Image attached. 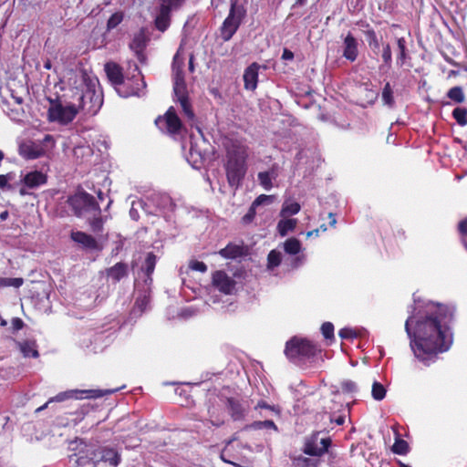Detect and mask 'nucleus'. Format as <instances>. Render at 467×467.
<instances>
[{
  "label": "nucleus",
  "mask_w": 467,
  "mask_h": 467,
  "mask_svg": "<svg viewBox=\"0 0 467 467\" xmlns=\"http://www.w3.org/2000/svg\"><path fill=\"white\" fill-rule=\"evenodd\" d=\"M397 55H396V63L397 66L402 67L408 60L410 59V51L407 47V40L405 37H397Z\"/></svg>",
  "instance_id": "nucleus-22"
},
{
  "label": "nucleus",
  "mask_w": 467,
  "mask_h": 467,
  "mask_svg": "<svg viewBox=\"0 0 467 467\" xmlns=\"http://www.w3.org/2000/svg\"><path fill=\"white\" fill-rule=\"evenodd\" d=\"M104 69L109 81L121 97L139 96L140 88L139 87L128 88V83L125 82L124 78L123 68L118 63L107 62Z\"/></svg>",
  "instance_id": "nucleus-6"
},
{
  "label": "nucleus",
  "mask_w": 467,
  "mask_h": 467,
  "mask_svg": "<svg viewBox=\"0 0 467 467\" xmlns=\"http://www.w3.org/2000/svg\"><path fill=\"white\" fill-rule=\"evenodd\" d=\"M148 303H149L148 297L143 296L142 298H138L136 300L135 304H136V306H138L140 308L141 311H143L146 308Z\"/></svg>",
  "instance_id": "nucleus-61"
},
{
  "label": "nucleus",
  "mask_w": 467,
  "mask_h": 467,
  "mask_svg": "<svg viewBox=\"0 0 467 467\" xmlns=\"http://www.w3.org/2000/svg\"><path fill=\"white\" fill-rule=\"evenodd\" d=\"M321 332L326 339H334V325L331 322L323 323Z\"/></svg>",
  "instance_id": "nucleus-49"
},
{
  "label": "nucleus",
  "mask_w": 467,
  "mask_h": 467,
  "mask_svg": "<svg viewBox=\"0 0 467 467\" xmlns=\"http://www.w3.org/2000/svg\"><path fill=\"white\" fill-rule=\"evenodd\" d=\"M321 431H314L305 441L303 452L309 456L321 457L328 451L332 444L330 438L321 439V447L317 446L318 436Z\"/></svg>",
  "instance_id": "nucleus-11"
},
{
  "label": "nucleus",
  "mask_w": 467,
  "mask_h": 467,
  "mask_svg": "<svg viewBox=\"0 0 467 467\" xmlns=\"http://www.w3.org/2000/svg\"><path fill=\"white\" fill-rule=\"evenodd\" d=\"M14 178V175L10 172L7 174H1L0 175V189H11V186L8 184V181L12 180Z\"/></svg>",
  "instance_id": "nucleus-58"
},
{
  "label": "nucleus",
  "mask_w": 467,
  "mask_h": 467,
  "mask_svg": "<svg viewBox=\"0 0 467 467\" xmlns=\"http://www.w3.org/2000/svg\"><path fill=\"white\" fill-rule=\"evenodd\" d=\"M223 401L225 408L234 421L244 420L246 416V409L244 408L243 401L236 397H226Z\"/></svg>",
  "instance_id": "nucleus-14"
},
{
  "label": "nucleus",
  "mask_w": 467,
  "mask_h": 467,
  "mask_svg": "<svg viewBox=\"0 0 467 467\" xmlns=\"http://www.w3.org/2000/svg\"><path fill=\"white\" fill-rule=\"evenodd\" d=\"M266 69V66H262L257 62H253L244 72V87L246 90L254 91L257 88L259 69Z\"/></svg>",
  "instance_id": "nucleus-15"
},
{
  "label": "nucleus",
  "mask_w": 467,
  "mask_h": 467,
  "mask_svg": "<svg viewBox=\"0 0 467 467\" xmlns=\"http://www.w3.org/2000/svg\"><path fill=\"white\" fill-rule=\"evenodd\" d=\"M297 224V220L294 218L281 219L277 223V232L281 236H285L289 232L295 230Z\"/></svg>",
  "instance_id": "nucleus-29"
},
{
  "label": "nucleus",
  "mask_w": 467,
  "mask_h": 467,
  "mask_svg": "<svg viewBox=\"0 0 467 467\" xmlns=\"http://www.w3.org/2000/svg\"><path fill=\"white\" fill-rule=\"evenodd\" d=\"M91 410H93V406L90 403L83 404L74 414L82 420Z\"/></svg>",
  "instance_id": "nucleus-57"
},
{
  "label": "nucleus",
  "mask_w": 467,
  "mask_h": 467,
  "mask_svg": "<svg viewBox=\"0 0 467 467\" xmlns=\"http://www.w3.org/2000/svg\"><path fill=\"white\" fill-rule=\"evenodd\" d=\"M294 58V53L288 48H284L282 54L283 60H292Z\"/></svg>",
  "instance_id": "nucleus-63"
},
{
  "label": "nucleus",
  "mask_w": 467,
  "mask_h": 467,
  "mask_svg": "<svg viewBox=\"0 0 467 467\" xmlns=\"http://www.w3.org/2000/svg\"><path fill=\"white\" fill-rule=\"evenodd\" d=\"M147 37L143 30L136 34L130 44V47L137 52L142 51L146 47Z\"/></svg>",
  "instance_id": "nucleus-33"
},
{
  "label": "nucleus",
  "mask_w": 467,
  "mask_h": 467,
  "mask_svg": "<svg viewBox=\"0 0 467 467\" xmlns=\"http://www.w3.org/2000/svg\"><path fill=\"white\" fill-rule=\"evenodd\" d=\"M362 26L366 28V30L364 31V35L366 36V40L368 44V47L375 54H379L380 45L376 31L372 27H370L368 23L365 22L362 25Z\"/></svg>",
  "instance_id": "nucleus-27"
},
{
  "label": "nucleus",
  "mask_w": 467,
  "mask_h": 467,
  "mask_svg": "<svg viewBox=\"0 0 467 467\" xmlns=\"http://www.w3.org/2000/svg\"><path fill=\"white\" fill-rule=\"evenodd\" d=\"M156 263H157L156 255L152 252L148 253L147 255H146L144 264L142 265V268H141L142 271L145 273V275L147 276L146 282L148 280L150 282L152 281L151 275H152V274L154 272V269H155V266H156Z\"/></svg>",
  "instance_id": "nucleus-30"
},
{
  "label": "nucleus",
  "mask_w": 467,
  "mask_h": 467,
  "mask_svg": "<svg viewBox=\"0 0 467 467\" xmlns=\"http://www.w3.org/2000/svg\"><path fill=\"white\" fill-rule=\"evenodd\" d=\"M246 161L226 160L225 171L231 187L238 188L246 173Z\"/></svg>",
  "instance_id": "nucleus-10"
},
{
  "label": "nucleus",
  "mask_w": 467,
  "mask_h": 467,
  "mask_svg": "<svg viewBox=\"0 0 467 467\" xmlns=\"http://www.w3.org/2000/svg\"><path fill=\"white\" fill-rule=\"evenodd\" d=\"M67 203L73 214L77 217H84L93 212H99V204L90 193L81 191L67 197Z\"/></svg>",
  "instance_id": "nucleus-5"
},
{
  "label": "nucleus",
  "mask_w": 467,
  "mask_h": 467,
  "mask_svg": "<svg viewBox=\"0 0 467 467\" xmlns=\"http://www.w3.org/2000/svg\"><path fill=\"white\" fill-rule=\"evenodd\" d=\"M181 84V85H186L184 81V77L182 73L177 72L174 78V85Z\"/></svg>",
  "instance_id": "nucleus-64"
},
{
  "label": "nucleus",
  "mask_w": 467,
  "mask_h": 467,
  "mask_svg": "<svg viewBox=\"0 0 467 467\" xmlns=\"http://www.w3.org/2000/svg\"><path fill=\"white\" fill-rule=\"evenodd\" d=\"M179 102H180L182 109L184 115L187 117V119L190 120H193L195 114L192 108V104L190 102L189 98L181 99V100H179Z\"/></svg>",
  "instance_id": "nucleus-43"
},
{
  "label": "nucleus",
  "mask_w": 467,
  "mask_h": 467,
  "mask_svg": "<svg viewBox=\"0 0 467 467\" xmlns=\"http://www.w3.org/2000/svg\"><path fill=\"white\" fill-rule=\"evenodd\" d=\"M90 215L91 218L88 219V224L91 231L95 234H100L104 230V223L108 220V216L103 217L101 215V209L99 208V212H93Z\"/></svg>",
  "instance_id": "nucleus-28"
},
{
  "label": "nucleus",
  "mask_w": 467,
  "mask_h": 467,
  "mask_svg": "<svg viewBox=\"0 0 467 467\" xmlns=\"http://www.w3.org/2000/svg\"><path fill=\"white\" fill-rule=\"evenodd\" d=\"M447 97L455 103H462L465 100V95L462 87L455 86L449 89Z\"/></svg>",
  "instance_id": "nucleus-38"
},
{
  "label": "nucleus",
  "mask_w": 467,
  "mask_h": 467,
  "mask_svg": "<svg viewBox=\"0 0 467 467\" xmlns=\"http://www.w3.org/2000/svg\"><path fill=\"white\" fill-rule=\"evenodd\" d=\"M381 97H382L383 103L385 105L389 106V108H392L394 106L395 100H394V96H393V90H392V88H391L389 82H387L384 85Z\"/></svg>",
  "instance_id": "nucleus-37"
},
{
  "label": "nucleus",
  "mask_w": 467,
  "mask_h": 467,
  "mask_svg": "<svg viewBox=\"0 0 467 467\" xmlns=\"http://www.w3.org/2000/svg\"><path fill=\"white\" fill-rule=\"evenodd\" d=\"M258 180H259L261 185L265 190H269L272 188L273 184H272V180H271L269 172H267V171L259 172Z\"/></svg>",
  "instance_id": "nucleus-51"
},
{
  "label": "nucleus",
  "mask_w": 467,
  "mask_h": 467,
  "mask_svg": "<svg viewBox=\"0 0 467 467\" xmlns=\"http://www.w3.org/2000/svg\"><path fill=\"white\" fill-rule=\"evenodd\" d=\"M213 285L224 295H232L235 289L236 281L223 270H216L212 275Z\"/></svg>",
  "instance_id": "nucleus-12"
},
{
  "label": "nucleus",
  "mask_w": 467,
  "mask_h": 467,
  "mask_svg": "<svg viewBox=\"0 0 467 467\" xmlns=\"http://www.w3.org/2000/svg\"><path fill=\"white\" fill-rule=\"evenodd\" d=\"M454 317V308L446 305L428 306L425 317L417 319L410 317L405 322V331L414 357L425 366L435 362L440 353L446 352L453 337L449 325Z\"/></svg>",
  "instance_id": "nucleus-1"
},
{
  "label": "nucleus",
  "mask_w": 467,
  "mask_h": 467,
  "mask_svg": "<svg viewBox=\"0 0 467 467\" xmlns=\"http://www.w3.org/2000/svg\"><path fill=\"white\" fill-rule=\"evenodd\" d=\"M246 254L247 248L244 242L240 244L229 243L224 248L218 251V254L224 259H237L246 255Z\"/></svg>",
  "instance_id": "nucleus-18"
},
{
  "label": "nucleus",
  "mask_w": 467,
  "mask_h": 467,
  "mask_svg": "<svg viewBox=\"0 0 467 467\" xmlns=\"http://www.w3.org/2000/svg\"><path fill=\"white\" fill-rule=\"evenodd\" d=\"M189 266L193 271H198L201 273H205L207 271V265L202 261L192 260L190 262Z\"/></svg>",
  "instance_id": "nucleus-55"
},
{
  "label": "nucleus",
  "mask_w": 467,
  "mask_h": 467,
  "mask_svg": "<svg viewBox=\"0 0 467 467\" xmlns=\"http://www.w3.org/2000/svg\"><path fill=\"white\" fill-rule=\"evenodd\" d=\"M338 336L342 339H354V338H357L358 337V333L356 330L352 329V328L343 327V328H341L339 330Z\"/></svg>",
  "instance_id": "nucleus-52"
},
{
  "label": "nucleus",
  "mask_w": 467,
  "mask_h": 467,
  "mask_svg": "<svg viewBox=\"0 0 467 467\" xmlns=\"http://www.w3.org/2000/svg\"><path fill=\"white\" fill-rule=\"evenodd\" d=\"M47 182V174L39 171H34L26 173L23 178V183L29 189H34L46 184Z\"/></svg>",
  "instance_id": "nucleus-21"
},
{
  "label": "nucleus",
  "mask_w": 467,
  "mask_h": 467,
  "mask_svg": "<svg viewBox=\"0 0 467 467\" xmlns=\"http://www.w3.org/2000/svg\"><path fill=\"white\" fill-rule=\"evenodd\" d=\"M273 200H274L273 195L261 194L253 202V204L257 207V206L265 204V203L269 204L273 202Z\"/></svg>",
  "instance_id": "nucleus-56"
},
{
  "label": "nucleus",
  "mask_w": 467,
  "mask_h": 467,
  "mask_svg": "<svg viewBox=\"0 0 467 467\" xmlns=\"http://www.w3.org/2000/svg\"><path fill=\"white\" fill-rule=\"evenodd\" d=\"M255 209L256 206L252 203V205L248 209V212L242 217L243 223L248 224L254 221L256 214Z\"/></svg>",
  "instance_id": "nucleus-54"
},
{
  "label": "nucleus",
  "mask_w": 467,
  "mask_h": 467,
  "mask_svg": "<svg viewBox=\"0 0 467 467\" xmlns=\"http://www.w3.org/2000/svg\"><path fill=\"white\" fill-rule=\"evenodd\" d=\"M77 463L80 467H97L99 463L97 449L88 450L85 452H81L77 459Z\"/></svg>",
  "instance_id": "nucleus-25"
},
{
  "label": "nucleus",
  "mask_w": 467,
  "mask_h": 467,
  "mask_svg": "<svg viewBox=\"0 0 467 467\" xmlns=\"http://www.w3.org/2000/svg\"><path fill=\"white\" fill-rule=\"evenodd\" d=\"M320 460L311 459L304 456H298L294 459L293 465L295 467H318Z\"/></svg>",
  "instance_id": "nucleus-35"
},
{
  "label": "nucleus",
  "mask_w": 467,
  "mask_h": 467,
  "mask_svg": "<svg viewBox=\"0 0 467 467\" xmlns=\"http://www.w3.org/2000/svg\"><path fill=\"white\" fill-rule=\"evenodd\" d=\"M171 11L167 7H160L159 14L157 15L154 25L155 27L161 31L165 32L171 25Z\"/></svg>",
  "instance_id": "nucleus-26"
},
{
  "label": "nucleus",
  "mask_w": 467,
  "mask_h": 467,
  "mask_svg": "<svg viewBox=\"0 0 467 467\" xmlns=\"http://www.w3.org/2000/svg\"><path fill=\"white\" fill-rule=\"evenodd\" d=\"M341 389L344 393L352 394L358 391V386L354 381L348 379L341 382Z\"/></svg>",
  "instance_id": "nucleus-53"
},
{
  "label": "nucleus",
  "mask_w": 467,
  "mask_h": 467,
  "mask_svg": "<svg viewBox=\"0 0 467 467\" xmlns=\"http://www.w3.org/2000/svg\"><path fill=\"white\" fill-rule=\"evenodd\" d=\"M282 261L281 253L276 250H272L267 255V267L273 269L277 267Z\"/></svg>",
  "instance_id": "nucleus-41"
},
{
  "label": "nucleus",
  "mask_w": 467,
  "mask_h": 467,
  "mask_svg": "<svg viewBox=\"0 0 467 467\" xmlns=\"http://www.w3.org/2000/svg\"><path fill=\"white\" fill-rule=\"evenodd\" d=\"M457 230L461 236L462 243L467 250V217L459 222Z\"/></svg>",
  "instance_id": "nucleus-44"
},
{
  "label": "nucleus",
  "mask_w": 467,
  "mask_h": 467,
  "mask_svg": "<svg viewBox=\"0 0 467 467\" xmlns=\"http://www.w3.org/2000/svg\"><path fill=\"white\" fill-rule=\"evenodd\" d=\"M452 117L460 126L467 125V109L455 108L452 111Z\"/></svg>",
  "instance_id": "nucleus-40"
},
{
  "label": "nucleus",
  "mask_w": 467,
  "mask_h": 467,
  "mask_svg": "<svg viewBox=\"0 0 467 467\" xmlns=\"http://www.w3.org/2000/svg\"><path fill=\"white\" fill-rule=\"evenodd\" d=\"M48 100L50 106L47 110V119L51 122L66 125L70 123L78 113L79 109L74 99L65 106L58 99Z\"/></svg>",
  "instance_id": "nucleus-7"
},
{
  "label": "nucleus",
  "mask_w": 467,
  "mask_h": 467,
  "mask_svg": "<svg viewBox=\"0 0 467 467\" xmlns=\"http://www.w3.org/2000/svg\"><path fill=\"white\" fill-rule=\"evenodd\" d=\"M371 395L374 400H382L386 396V389L381 383L375 381L372 385Z\"/></svg>",
  "instance_id": "nucleus-42"
},
{
  "label": "nucleus",
  "mask_w": 467,
  "mask_h": 467,
  "mask_svg": "<svg viewBox=\"0 0 467 467\" xmlns=\"http://www.w3.org/2000/svg\"><path fill=\"white\" fill-rule=\"evenodd\" d=\"M358 103L362 107H366L367 105H371L375 102L378 98V93L368 84L361 85L358 88Z\"/></svg>",
  "instance_id": "nucleus-24"
},
{
  "label": "nucleus",
  "mask_w": 467,
  "mask_h": 467,
  "mask_svg": "<svg viewBox=\"0 0 467 467\" xmlns=\"http://www.w3.org/2000/svg\"><path fill=\"white\" fill-rule=\"evenodd\" d=\"M173 92L178 101L189 98L186 85H173Z\"/></svg>",
  "instance_id": "nucleus-48"
},
{
  "label": "nucleus",
  "mask_w": 467,
  "mask_h": 467,
  "mask_svg": "<svg viewBox=\"0 0 467 467\" xmlns=\"http://www.w3.org/2000/svg\"><path fill=\"white\" fill-rule=\"evenodd\" d=\"M391 451L395 454L406 455L410 451V446L405 440L398 436L391 447Z\"/></svg>",
  "instance_id": "nucleus-34"
},
{
  "label": "nucleus",
  "mask_w": 467,
  "mask_h": 467,
  "mask_svg": "<svg viewBox=\"0 0 467 467\" xmlns=\"http://www.w3.org/2000/svg\"><path fill=\"white\" fill-rule=\"evenodd\" d=\"M99 462L109 463L112 467H117L120 461L121 456L118 451L112 447L102 446L97 449Z\"/></svg>",
  "instance_id": "nucleus-17"
},
{
  "label": "nucleus",
  "mask_w": 467,
  "mask_h": 467,
  "mask_svg": "<svg viewBox=\"0 0 467 467\" xmlns=\"http://www.w3.org/2000/svg\"><path fill=\"white\" fill-rule=\"evenodd\" d=\"M321 352L319 346L306 338L293 337L285 343L284 353L294 364L312 361Z\"/></svg>",
  "instance_id": "nucleus-2"
},
{
  "label": "nucleus",
  "mask_w": 467,
  "mask_h": 467,
  "mask_svg": "<svg viewBox=\"0 0 467 467\" xmlns=\"http://www.w3.org/2000/svg\"><path fill=\"white\" fill-rule=\"evenodd\" d=\"M36 343L35 340H26L24 342L19 343L20 351L23 353L24 357L26 358H38L39 353L36 349Z\"/></svg>",
  "instance_id": "nucleus-31"
},
{
  "label": "nucleus",
  "mask_w": 467,
  "mask_h": 467,
  "mask_svg": "<svg viewBox=\"0 0 467 467\" xmlns=\"http://www.w3.org/2000/svg\"><path fill=\"white\" fill-rule=\"evenodd\" d=\"M111 392H112L111 390H101V389L68 390V391L60 392L57 396L50 398L48 400V402H53V401L60 402V401H63L65 400H67V399H70L73 397L82 398V396L78 397L76 394L85 395V398H88V399H96V398L103 397L104 395L109 394Z\"/></svg>",
  "instance_id": "nucleus-13"
},
{
  "label": "nucleus",
  "mask_w": 467,
  "mask_h": 467,
  "mask_svg": "<svg viewBox=\"0 0 467 467\" xmlns=\"http://www.w3.org/2000/svg\"><path fill=\"white\" fill-rule=\"evenodd\" d=\"M358 56V41L351 33H348L343 42V57L354 62Z\"/></svg>",
  "instance_id": "nucleus-19"
},
{
  "label": "nucleus",
  "mask_w": 467,
  "mask_h": 467,
  "mask_svg": "<svg viewBox=\"0 0 467 467\" xmlns=\"http://www.w3.org/2000/svg\"><path fill=\"white\" fill-rule=\"evenodd\" d=\"M301 206L297 202L285 201L280 211V216L286 218L300 212Z\"/></svg>",
  "instance_id": "nucleus-32"
},
{
  "label": "nucleus",
  "mask_w": 467,
  "mask_h": 467,
  "mask_svg": "<svg viewBox=\"0 0 467 467\" xmlns=\"http://www.w3.org/2000/svg\"><path fill=\"white\" fill-rule=\"evenodd\" d=\"M72 99L78 109H83L88 114H96L103 104L102 92L96 88L94 83H85V89L75 88L72 89Z\"/></svg>",
  "instance_id": "nucleus-3"
},
{
  "label": "nucleus",
  "mask_w": 467,
  "mask_h": 467,
  "mask_svg": "<svg viewBox=\"0 0 467 467\" xmlns=\"http://www.w3.org/2000/svg\"><path fill=\"white\" fill-rule=\"evenodd\" d=\"M226 160L247 161L249 147L244 138H228L224 142Z\"/></svg>",
  "instance_id": "nucleus-8"
},
{
  "label": "nucleus",
  "mask_w": 467,
  "mask_h": 467,
  "mask_svg": "<svg viewBox=\"0 0 467 467\" xmlns=\"http://www.w3.org/2000/svg\"><path fill=\"white\" fill-rule=\"evenodd\" d=\"M155 125L160 130H162V125H164L166 132L170 135H177L182 129V122L172 106L167 109L164 115L157 117Z\"/></svg>",
  "instance_id": "nucleus-9"
},
{
  "label": "nucleus",
  "mask_w": 467,
  "mask_h": 467,
  "mask_svg": "<svg viewBox=\"0 0 467 467\" xmlns=\"http://www.w3.org/2000/svg\"><path fill=\"white\" fill-rule=\"evenodd\" d=\"M12 327L15 331L22 329L25 326L24 321L20 317H14L12 319Z\"/></svg>",
  "instance_id": "nucleus-60"
},
{
  "label": "nucleus",
  "mask_w": 467,
  "mask_h": 467,
  "mask_svg": "<svg viewBox=\"0 0 467 467\" xmlns=\"http://www.w3.org/2000/svg\"><path fill=\"white\" fill-rule=\"evenodd\" d=\"M160 7H167L169 11L177 10L182 6L185 0H160Z\"/></svg>",
  "instance_id": "nucleus-47"
},
{
  "label": "nucleus",
  "mask_w": 467,
  "mask_h": 467,
  "mask_svg": "<svg viewBox=\"0 0 467 467\" xmlns=\"http://www.w3.org/2000/svg\"><path fill=\"white\" fill-rule=\"evenodd\" d=\"M285 252L288 254H297L301 250V244L296 238H289L284 243Z\"/></svg>",
  "instance_id": "nucleus-36"
},
{
  "label": "nucleus",
  "mask_w": 467,
  "mask_h": 467,
  "mask_svg": "<svg viewBox=\"0 0 467 467\" xmlns=\"http://www.w3.org/2000/svg\"><path fill=\"white\" fill-rule=\"evenodd\" d=\"M255 410L256 409H266V410H272V411H275L276 413H279V410L276 409L275 406L273 405H269L265 400H259L254 408Z\"/></svg>",
  "instance_id": "nucleus-59"
},
{
  "label": "nucleus",
  "mask_w": 467,
  "mask_h": 467,
  "mask_svg": "<svg viewBox=\"0 0 467 467\" xmlns=\"http://www.w3.org/2000/svg\"><path fill=\"white\" fill-rule=\"evenodd\" d=\"M123 20V14L121 12H116L110 16L107 22V29L111 30L117 27Z\"/></svg>",
  "instance_id": "nucleus-45"
},
{
  "label": "nucleus",
  "mask_w": 467,
  "mask_h": 467,
  "mask_svg": "<svg viewBox=\"0 0 467 467\" xmlns=\"http://www.w3.org/2000/svg\"><path fill=\"white\" fill-rule=\"evenodd\" d=\"M128 265L123 262H119L106 269L107 277L111 279L114 284L119 283L122 278L128 276Z\"/></svg>",
  "instance_id": "nucleus-20"
},
{
  "label": "nucleus",
  "mask_w": 467,
  "mask_h": 467,
  "mask_svg": "<svg viewBox=\"0 0 467 467\" xmlns=\"http://www.w3.org/2000/svg\"><path fill=\"white\" fill-rule=\"evenodd\" d=\"M209 416H210V421L212 425L215 427H220L224 424V419L223 417H220L215 413V409L213 407L209 409L208 410Z\"/></svg>",
  "instance_id": "nucleus-50"
},
{
  "label": "nucleus",
  "mask_w": 467,
  "mask_h": 467,
  "mask_svg": "<svg viewBox=\"0 0 467 467\" xmlns=\"http://www.w3.org/2000/svg\"><path fill=\"white\" fill-rule=\"evenodd\" d=\"M24 284V279L21 277H0V288L13 286L16 288L20 287Z\"/></svg>",
  "instance_id": "nucleus-39"
},
{
  "label": "nucleus",
  "mask_w": 467,
  "mask_h": 467,
  "mask_svg": "<svg viewBox=\"0 0 467 467\" xmlns=\"http://www.w3.org/2000/svg\"><path fill=\"white\" fill-rule=\"evenodd\" d=\"M245 16L244 6L239 5L238 0H231L229 14L220 27L221 37L223 41H229L234 36Z\"/></svg>",
  "instance_id": "nucleus-4"
},
{
  "label": "nucleus",
  "mask_w": 467,
  "mask_h": 467,
  "mask_svg": "<svg viewBox=\"0 0 467 467\" xmlns=\"http://www.w3.org/2000/svg\"><path fill=\"white\" fill-rule=\"evenodd\" d=\"M70 236L74 242L81 244L84 248L91 250L98 248L97 240L87 233L81 231L72 232Z\"/></svg>",
  "instance_id": "nucleus-23"
},
{
  "label": "nucleus",
  "mask_w": 467,
  "mask_h": 467,
  "mask_svg": "<svg viewBox=\"0 0 467 467\" xmlns=\"http://www.w3.org/2000/svg\"><path fill=\"white\" fill-rule=\"evenodd\" d=\"M263 428L272 429V430H274L275 431H278V428H277L276 424L272 420H263Z\"/></svg>",
  "instance_id": "nucleus-62"
},
{
  "label": "nucleus",
  "mask_w": 467,
  "mask_h": 467,
  "mask_svg": "<svg viewBox=\"0 0 467 467\" xmlns=\"http://www.w3.org/2000/svg\"><path fill=\"white\" fill-rule=\"evenodd\" d=\"M20 156L26 160H35L45 155L44 147L34 141L23 142L18 149Z\"/></svg>",
  "instance_id": "nucleus-16"
},
{
  "label": "nucleus",
  "mask_w": 467,
  "mask_h": 467,
  "mask_svg": "<svg viewBox=\"0 0 467 467\" xmlns=\"http://www.w3.org/2000/svg\"><path fill=\"white\" fill-rule=\"evenodd\" d=\"M381 57L384 65L389 68L392 64V53L390 45L389 43L383 45Z\"/></svg>",
  "instance_id": "nucleus-46"
}]
</instances>
